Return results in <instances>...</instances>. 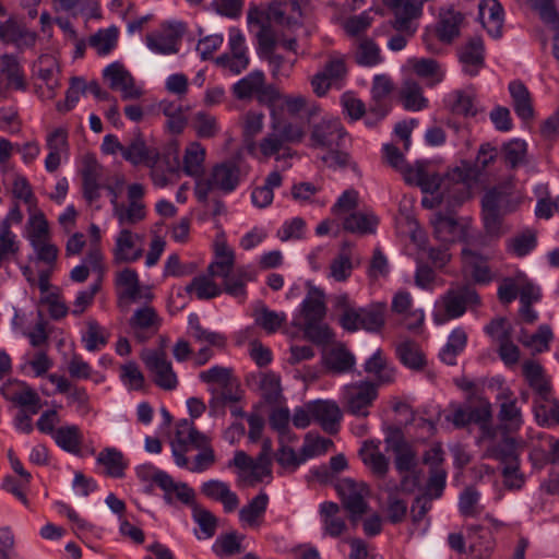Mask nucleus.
<instances>
[{"instance_id": "1", "label": "nucleus", "mask_w": 559, "mask_h": 559, "mask_svg": "<svg viewBox=\"0 0 559 559\" xmlns=\"http://www.w3.org/2000/svg\"><path fill=\"white\" fill-rule=\"evenodd\" d=\"M441 304L443 311L433 313V321L439 325L462 317L468 307L480 306L481 299L472 285L463 284L448 289L441 297Z\"/></svg>"}, {"instance_id": "2", "label": "nucleus", "mask_w": 559, "mask_h": 559, "mask_svg": "<svg viewBox=\"0 0 559 559\" xmlns=\"http://www.w3.org/2000/svg\"><path fill=\"white\" fill-rule=\"evenodd\" d=\"M386 305L371 304L364 308H347L341 317V325L350 332L364 329L368 332H378L384 325Z\"/></svg>"}, {"instance_id": "3", "label": "nucleus", "mask_w": 559, "mask_h": 559, "mask_svg": "<svg viewBox=\"0 0 559 559\" xmlns=\"http://www.w3.org/2000/svg\"><path fill=\"white\" fill-rule=\"evenodd\" d=\"M335 490L341 498L343 508L348 512L350 522L356 524L369 508L366 501L368 493L366 485L352 478H344L337 481Z\"/></svg>"}, {"instance_id": "4", "label": "nucleus", "mask_w": 559, "mask_h": 559, "mask_svg": "<svg viewBox=\"0 0 559 559\" xmlns=\"http://www.w3.org/2000/svg\"><path fill=\"white\" fill-rule=\"evenodd\" d=\"M257 39L258 53L267 61L273 79L280 80L281 76H289L294 62H288L283 56L275 52L277 40L272 26L263 25L257 34Z\"/></svg>"}, {"instance_id": "5", "label": "nucleus", "mask_w": 559, "mask_h": 559, "mask_svg": "<svg viewBox=\"0 0 559 559\" xmlns=\"http://www.w3.org/2000/svg\"><path fill=\"white\" fill-rule=\"evenodd\" d=\"M509 195L498 188L488 190L481 199L484 226L488 235L500 236L503 216L508 210Z\"/></svg>"}, {"instance_id": "6", "label": "nucleus", "mask_w": 559, "mask_h": 559, "mask_svg": "<svg viewBox=\"0 0 559 559\" xmlns=\"http://www.w3.org/2000/svg\"><path fill=\"white\" fill-rule=\"evenodd\" d=\"M210 442V438L203 432L199 431L192 421L183 419L177 424L176 439L171 443V451L175 463L179 467H187L189 460L186 456L187 452L192 449L205 447Z\"/></svg>"}, {"instance_id": "7", "label": "nucleus", "mask_w": 559, "mask_h": 559, "mask_svg": "<svg viewBox=\"0 0 559 559\" xmlns=\"http://www.w3.org/2000/svg\"><path fill=\"white\" fill-rule=\"evenodd\" d=\"M404 180L407 185L417 186L424 193L430 194H435L441 188L445 187L448 181L454 182L452 192L455 191V188H464L462 182H456V180L452 178V170L444 177H441L437 173H428L427 162L425 160H417L413 169H407Z\"/></svg>"}, {"instance_id": "8", "label": "nucleus", "mask_w": 559, "mask_h": 559, "mask_svg": "<svg viewBox=\"0 0 559 559\" xmlns=\"http://www.w3.org/2000/svg\"><path fill=\"white\" fill-rule=\"evenodd\" d=\"M520 444L506 431L487 445L484 457L493 459L503 464L502 475H509L520 466Z\"/></svg>"}, {"instance_id": "9", "label": "nucleus", "mask_w": 559, "mask_h": 559, "mask_svg": "<svg viewBox=\"0 0 559 559\" xmlns=\"http://www.w3.org/2000/svg\"><path fill=\"white\" fill-rule=\"evenodd\" d=\"M145 367L153 374L154 383L163 390L171 391L178 385V378L171 362L167 360L166 353L147 349L141 354Z\"/></svg>"}, {"instance_id": "10", "label": "nucleus", "mask_w": 559, "mask_h": 559, "mask_svg": "<svg viewBox=\"0 0 559 559\" xmlns=\"http://www.w3.org/2000/svg\"><path fill=\"white\" fill-rule=\"evenodd\" d=\"M377 397L378 385L374 382L359 381L348 385L344 393L346 412L357 417H367Z\"/></svg>"}, {"instance_id": "11", "label": "nucleus", "mask_w": 559, "mask_h": 559, "mask_svg": "<svg viewBox=\"0 0 559 559\" xmlns=\"http://www.w3.org/2000/svg\"><path fill=\"white\" fill-rule=\"evenodd\" d=\"M386 450L394 454V465L399 473H408L417 465L416 451L405 439L403 431L397 427H390L385 437Z\"/></svg>"}, {"instance_id": "12", "label": "nucleus", "mask_w": 559, "mask_h": 559, "mask_svg": "<svg viewBox=\"0 0 559 559\" xmlns=\"http://www.w3.org/2000/svg\"><path fill=\"white\" fill-rule=\"evenodd\" d=\"M185 32L186 25L181 22L163 24L160 29L146 35V45L156 53H177L179 50L178 44L180 43Z\"/></svg>"}, {"instance_id": "13", "label": "nucleus", "mask_w": 559, "mask_h": 559, "mask_svg": "<svg viewBox=\"0 0 559 559\" xmlns=\"http://www.w3.org/2000/svg\"><path fill=\"white\" fill-rule=\"evenodd\" d=\"M37 35L20 22L14 15L5 21H0V41L4 45H13L19 50L31 48L35 45Z\"/></svg>"}, {"instance_id": "14", "label": "nucleus", "mask_w": 559, "mask_h": 559, "mask_svg": "<svg viewBox=\"0 0 559 559\" xmlns=\"http://www.w3.org/2000/svg\"><path fill=\"white\" fill-rule=\"evenodd\" d=\"M152 480L164 491V500L168 504L174 503V495L176 499L183 504L193 508L195 492L187 483H176L174 478L166 472L156 469Z\"/></svg>"}, {"instance_id": "15", "label": "nucleus", "mask_w": 559, "mask_h": 559, "mask_svg": "<svg viewBox=\"0 0 559 559\" xmlns=\"http://www.w3.org/2000/svg\"><path fill=\"white\" fill-rule=\"evenodd\" d=\"M311 417L329 435H336L340 430L342 412L335 402L313 401L307 404Z\"/></svg>"}, {"instance_id": "16", "label": "nucleus", "mask_w": 559, "mask_h": 559, "mask_svg": "<svg viewBox=\"0 0 559 559\" xmlns=\"http://www.w3.org/2000/svg\"><path fill=\"white\" fill-rule=\"evenodd\" d=\"M347 133L338 119L322 120L313 127L311 141L314 146L341 147Z\"/></svg>"}, {"instance_id": "17", "label": "nucleus", "mask_w": 559, "mask_h": 559, "mask_svg": "<svg viewBox=\"0 0 559 559\" xmlns=\"http://www.w3.org/2000/svg\"><path fill=\"white\" fill-rule=\"evenodd\" d=\"M496 156L497 150L489 143H485L479 147L475 165L463 163L462 167L452 169V178L462 183L477 180L480 173L495 160Z\"/></svg>"}, {"instance_id": "18", "label": "nucleus", "mask_w": 559, "mask_h": 559, "mask_svg": "<svg viewBox=\"0 0 559 559\" xmlns=\"http://www.w3.org/2000/svg\"><path fill=\"white\" fill-rule=\"evenodd\" d=\"M160 318L153 307L145 306L136 309L129 320V325L133 330L135 338L144 343L150 336L157 332L160 326Z\"/></svg>"}, {"instance_id": "19", "label": "nucleus", "mask_w": 559, "mask_h": 559, "mask_svg": "<svg viewBox=\"0 0 559 559\" xmlns=\"http://www.w3.org/2000/svg\"><path fill=\"white\" fill-rule=\"evenodd\" d=\"M459 60L463 64L466 74L477 75L485 66V47L481 37L475 36L459 50Z\"/></svg>"}, {"instance_id": "20", "label": "nucleus", "mask_w": 559, "mask_h": 559, "mask_svg": "<svg viewBox=\"0 0 559 559\" xmlns=\"http://www.w3.org/2000/svg\"><path fill=\"white\" fill-rule=\"evenodd\" d=\"M122 157L134 166L144 164L154 167L159 160V153L156 148L148 147L139 132L123 146Z\"/></svg>"}, {"instance_id": "21", "label": "nucleus", "mask_w": 559, "mask_h": 559, "mask_svg": "<svg viewBox=\"0 0 559 559\" xmlns=\"http://www.w3.org/2000/svg\"><path fill=\"white\" fill-rule=\"evenodd\" d=\"M102 165L94 155L85 156L82 168L83 197L88 203H93L100 198L99 190L103 187L99 183L102 177Z\"/></svg>"}, {"instance_id": "22", "label": "nucleus", "mask_w": 559, "mask_h": 559, "mask_svg": "<svg viewBox=\"0 0 559 559\" xmlns=\"http://www.w3.org/2000/svg\"><path fill=\"white\" fill-rule=\"evenodd\" d=\"M212 182L216 186V189L224 193H230L236 190L241 181V169L234 160H226L221 164H216L210 174Z\"/></svg>"}, {"instance_id": "23", "label": "nucleus", "mask_w": 559, "mask_h": 559, "mask_svg": "<svg viewBox=\"0 0 559 559\" xmlns=\"http://www.w3.org/2000/svg\"><path fill=\"white\" fill-rule=\"evenodd\" d=\"M522 369L530 388L538 395L539 400L549 402L550 397H552V386L542 365L534 360H526Z\"/></svg>"}, {"instance_id": "24", "label": "nucleus", "mask_w": 559, "mask_h": 559, "mask_svg": "<svg viewBox=\"0 0 559 559\" xmlns=\"http://www.w3.org/2000/svg\"><path fill=\"white\" fill-rule=\"evenodd\" d=\"M463 270L467 273L474 283L488 284L492 280V274L488 265L487 258L475 250H462Z\"/></svg>"}, {"instance_id": "25", "label": "nucleus", "mask_w": 559, "mask_h": 559, "mask_svg": "<svg viewBox=\"0 0 559 559\" xmlns=\"http://www.w3.org/2000/svg\"><path fill=\"white\" fill-rule=\"evenodd\" d=\"M479 19L488 34L500 38L503 25V8L498 0L481 1L478 5Z\"/></svg>"}, {"instance_id": "26", "label": "nucleus", "mask_w": 559, "mask_h": 559, "mask_svg": "<svg viewBox=\"0 0 559 559\" xmlns=\"http://www.w3.org/2000/svg\"><path fill=\"white\" fill-rule=\"evenodd\" d=\"M201 492L213 500L223 503L226 512H233L239 504V499L229 486L221 480L212 479L202 484Z\"/></svg>"}, {"instance_id": "27", "label": "nucleus", "mask_w": 559, "mask_h": 559, "mask_svg": "<svg viewBox=\"0 0 559 559\" xmlns=\"http://www.w3.org/2000/svg\"><path fill=\"white\" fill-rule=\"evenodd\" d=\"M393 90L394 84L389 75L378 74L373 78L371 95L376 105L371 107V112L376 114L377 119H383L386 116L388 108L383 105V100Z\"/></svg>"}, {"instance_id": "28", "label": "nucleus", "mask_w": 559, "mask_h": 559, "mask_svg": "<svg viewBox=\"0 0 559 559\" xmlns=\"http://www.w3.org/2000/svg\"><path fill=\"white\" fill-rule=\"evenodd\" d=\"M340 510V506L332 501L323 502L320 506L324 532L331 537L341 536L347 528L345 520L338 515Z\"/></svg>"}, {"instance_id": "29", "label": "nucleus", "mask_w": 559, "mask_h": 559, "mask_svg": "<svg viewBox=\"0 0 559 559\" xmlns=\"http://www.w3.org/2000/svg\"><path fill=\"white\" fill-rule=\"evenodd\" d=\"M471 424L479 426L483 436L493 438L495 429L490 426L492 409L490 402L485 397H477L475 405H467Z\"/></svg>"}, {"instance_id": "30", "label": "nucleus", "mask_w": 559, "mask_h": 559, "mask_svg": "<svg viewBox=\"0 0 559 559\" xmlns=\"http://www.w3.org/2000/svg\"><path fill=\"white\" fill-rule=\"evenodd\" d=\"M364 370L367 373L376 376L377 382L374 383L377 385L392 383L395 378V369L388 364L381 349L374 352L372 356L367 359L364 365Z\"/></svg>"}, {"instance_id": "31", "label": "nucleus", "mask_w": 559, "mask_h": 559, "mask_svg": "<svg viewBox=\"0 0 559 559\" xmlns=\"http://www.w3.org/2000/svg\"><path fill=\"white\" fill-rule=\"evenodd\" d=\"M509 91L515 114L524 121L533 119L534 108L526 86L520 81H513L509 84Z\"/></svg>"}, {"instance_id": "32", "label": "nucleus", "mask_w": 559, "mask_h": 559, "mask_svg": "<svg viewBox=\"0 0 559 559\" xmlns=\"http://www.w3.org/2000/svg\"><path fill=\"white\" fill-rule=\"evenodd\" d=\"M421 14V3H416L413 0H406L402 8L394 12L395 19L392 26L400 33H405L407 36H413L416 27L413 26L412 21Z\"/></svg>"}, {"instance_id": "33", "label": "nucleus", "mask_w": 559, "mask_h": 559, "mask_svg": "<svg viewBox=\"0 0 559 559\" xmlns=\"http://www.w3.org/2000/svg\"><path fill=\"white\" fill-rule=\"evenodd\" d=\"M450 209L447 213H437L432 221L436 238L448 243L454 242L459 236V223Z\"/></svg>"}, {"instance_id": "34", "label": "nucleus", "mask_w": 559, "mask_h": 559, "mask_svg": "<svg viewBox=\"0 0 559 559\" xmlns=\"http://www.w3.org/2000/svg\"><path fill=\"white\" fill-rule=\"evenodd\" d=\"M264 81V72L254 70L233 85V94L239 100L251 99L255 97L259 90L263 87Z\"/></svg>"}, {"instance_id": "35", "label": "nucleus", "mask_w": 559, "mask_h": 559, "mask_svg": "<svg viewBox=\"0 0 559 559\" xmlns=\"http://www.w3.org/2000/svg\"><path fill=\"white\" fill-rule=\"evenodd\" d=\"M283 177L278 171H272L267 175L263 186L257 187L251 192L252 203L259 207L264 209L273 202V190L282 186Z\"/></svg>"}, {"instance_id": "36", "label": "nucleus", "mask_w": 559, "mask_h": 559, "mask_svg": "<svg viewBox=\"0 0 559 559\" xmlns=\"http://www.w3.org/2000/svg\"><path fill=\"white\" fill-rule=\"evenodd\" d=\"M114 216L120 226L135 225L142 222L146 216L145 205L142 202H129L124 204L111 200Z\"/></svg>"}, {"instance_id": "37", "label": "nucleus", "mask_w": 559, "mask_h": 559, "mask_svg": "<svg viewBox=\"0 0 559 559\" xmlns=\"http://www.w3.org/2000/svg\"><path fill=\"white\" fill-rule=\"evenodd\" d=\"M464 20V15L454 10H449L440 15L437 27L438 38L447 44L453 41L460 35V25Z\"/></svg>"}, {"instance_id": "38", "label": "nucleus", "mask_w": 559, "mask_h": 559, "mask_svg": "<svg viewBox=\"0 0 559 559\" xmlns=\"http://www.w3.org/2000/svg\"><path fill=\"white\" fill-rule=\"evenodd\" d=\"M400 361L413 370H421L426 366L425 356L418 344L413 341H405L395 348Z\"/></svg>"}, {"instance_id": "39", "label": "nucleus", "mask_w": 559, "mask_h": 559, "mask_svg": "<svg viewBox=\"0 0 559 559\" xmlns=\"http://www.w3.org/2000/svg\"><path fill=\"white\" fill-rule=\"evenodd\" d=\"M53 439L63 451L73 454L80 453L83 437L78 426L59 427L53 433Z\"/></svg>"}, {"instance_id": "40", "label": "nucleus", "mask_w": 559, "mask_h": 559, "mask_svg": "<svg viewBox=\"0 0 559 559\" xmlns=\"http://www.w3.org/2000/svg\"><path fill=\"white\" fill-rule=\"evenodd\" d=\"M466 343V332L462 328L454 329L439 354L440 359L449 366H455L456 356L464 350Z\"/></svg>"}, {"instance_id": "41", "label": "nucleus", "mask_w": 559, "mask_h": 559, "mask_svg": "<svg viewBox=\"0 0 559 559\" xmlns=\"http://www.w3.org/2000/svg\"><path fill=\"white\" fill-rule=\"evenodd\" d=\"M301 310L305 322L322 321L326 311L323 293L318 288H311L302 301Z\"/></svg>"}, {"instance_id": "42", "label": "nucleus", "mask_w": 559, "mask_h": 559, "mask_svg": "<svg viewBox=\"0 0 559 559\" xmlns=\"http://www.w3.org/2000/svg\"><path fill=\"white\" fill-rule=\"evenodd\" d=\"M115 284L117 287L122 288L119 292L120 299L135 300L140 298V281L135 270L126 267L117 273Z\"/></svg>"}, {"instance_id": "43", "label": "nucleus", "mask_w": 559, "mask_h": 559, "mask_svg": "<svg viewBox=\"0 0 559 559\" xmlns=\"http://www.w3.org/2000/svg\"><path fill=\"white\" fill-rule=\"evenodd\" d=\"M97 463L104 465L107 469V475L115 478L124 476L127 463L122 452L115 448L104 449L97 456Z\"/></svg>"}, {"instance_id": "44", "label": "nucleus", "mask_w": 559, "mask_h": 559, "mask_svg": "<svg viewBox=\"0 0 559 559\" xmlns=\"http://www.w3.org/2000/svg\"><path fill=\"white\" fill-rule=\"evenodd\" d=\"M267 503L269 496L265 492H260L247 506L240 509V521L248 524L249 526L259 525L258 520L264 515Z\"/></svg>"}, {"instance_id": "45", "label": "nucleus", "mask_w": 559, "mask_h": 559, "mask_svg": "<svg viewBox=\"0 0 559 559\" xmlns=\"http://www.w3.org/2000/svg\"><path fill=\"white\" fill-rule=\"evenodd\" d=\"M369 447L377 449V445H374L372 441H365L364 447L359 451V455L362 462L371 468L377 477L383 478L389 471V460L379 451L368 452Z\"/></svg>"}, {"instance_id": "46", "label": "nucleus", "mask_w": 559, "mask_h": 559, "mask_svg": "<svg viewBox=\"0 0 559 559\" xmlns=\"http://www.w3.org/2000/svg\"><path fill=\"white\" fill-rule=\"evenodd\" d=\"M355 61L362 67H374L382 62L379 46L370 38L359 40L355 55Z\"/></svg>"}, {"instance_id": "47", "label": "nucleus", "mask_w": 559, "mask_h": 559, "mask_svg": "<svg viewBox=\"0 0 559 559\" xmlns=\"http://www.w3.org/2000/svg\"><path fill=\"white\" fill-rule=\"evenodd\" d=\"M378 225V218L372 214L354 212L349 214L343 223L346 231L357 234H372Z\"/></svg>"}, {"instance_id": "48", "label": "nucleus", "mask_w": 559, "mask_h": 559, "mask_svg": "<svg viewBox=\"0 0 559 559\" xmlns=\"http://www.w3.org/2000/svg\"><path fill=\"white\" fill-rule=\"evenodd\" d=\"M205 150L200 143H191L185 153L183 171L191 177H200L203 170Z\"/></svg>"}, {"instance_id": "49", "label": "nucleus", "mask_w": 559, "mask_h": 559, "mask_svg": "<svg viewBox=\"0 0 559 559\" xmlns=\"http://www.w3.org/2000/svg\"><path fill=\"white\" fill-rule=\"evenodd\" d=\"M401 97L404 108L407 110L417 111L427 106V99L423 96L420 85L413 80L404 82L401 91Z\"/></svg>"}, {"instance_id": "50", "label": "nucleus", "mask_w": 559, "mask_h": 559, "mask_svg": "<svg viewBox=\"0 0 559 559\" xmlns=\"http://www.w3.org/2000/svg\"><path fill=\"white\" fill-rule=\"evenodd\" d=\"M354 365V355L343 347L333 348L325 357L326 368L336 373L347 372Z\"/></svg>"}, {"instance_id": "51", "label": "nucleus", "mask_w": 559, "mask_h": 559, "mask_svg": "<svg viewBox=\"0 0 559 559\" xmlns=\"http://www.w3.org/2000/svg\"><path fill=\"white\" fill-rule=\"evenodd\" d=\"M255 324L262 328L266 333H275L286 321L284 312H276L262 306L255 311Z\"/></svg>"}, {"instance_id": "52", "label": "nucleus", "mask_w": 559, "mask_h": 559, "mask_svg": "<svg viewBox=\"0 0 559 559\" xmlns=\"http://www.w3.org/2000/svg\"><path fill=\"white\" fill-rule=\"evenodd\" d=\"M259 388L266 403L275 404L278 402L282 392L280 376L272 371L261 373Z\"/></svg>"}, {"instance_id": "53", "label": "nucleus", "mask_w": 559, "mask_h": 559, "mask_svg": "<svg viewBox=\"0 0 559 559\" xmlns=\"http://www.w3.org/2000/svg\"><path fill=\"white\" fill-rule=\"evenodd\" d=\"M465 188L456 189L454 192L442 191L440 194L432 198H423L421 205L426 209H433L442 203H447L448 207H455L461 205L465 200Z\"/></svg>"}, {"instance_id": "54", "label": "nucleus", "mask_w": 559, "mask_h": 559, "mask_svg": "<svg viewBox=\"0 0 559 559\" xmlns=\"http://www.w3.org/2000/svg\"><path fill=\"white\" fill-rule=\"evenodd\" d=\"M186 292L191 294L195 293L198 299H211L217 297L221 294V288L206 276H197L194 277L190 284L186 286Z\"/></svg>"}, {"instance_id": "55", "label": "nucleus", "mask_w": 559, "mask_h": 559, "mask_svg": "<svg viewBox=\"0 0 559 559\" xmlns=\"http://www.w3.org/2000/svg\"><path fill=\"white\" fill-rule=\"evenodd\" d=\"M118 31L116 27L99 29L90 37V46L97 49L99 55L109 53L117 44Z\"/></svg>"}, {"instance_id": "56", "label": "nucleus", "mask_w": 559, "mask_h": 559, "mask_svg": "<svg viewBox=\"0 0 559 559\" xmlns=\"http://www.w3.org/2000/svg\"><path fill=\"white\" fill-rule=\"evenodd\" d=\"M549 405L535 402L534 415L540 426H552L559 424V401L550 397Z\"/></svg>"}, {"instance_id": "57", "label": "nucleus", "mask_w": 559, "mask_h": 559, "mask_svg": "<svg viewBox=\"0 0 559 559\" xmlns=\"http://www.w3.org/2000/svg\"><path fill=\"white\" fill-rule=\"evenodd\" d=\"M85 92V80L80 76H72L70 79V86L66 92V99L64 102L57 103V110L60 112L70 111L79 102L80 94Z\"/></svg>"}, {"instance_id": "58", "label": "nucleus", "mask_w": 559, "mask_h": 559, "mask_svg": "<svg viewBox=\"0 0 559 559\" xmlns=\"http://www.w3.org/2000/svg\"><path fill=\"white\" fill-rule=\"evenodd\" d=\"M497 341L499 342V356L507 366L515 365L520 359V349L511 341V330L502 331Z\"/></svg>"}, {"instance_id": "59", "label": "nucleus", "mask_w": 559, "mask_h": 559, "mask_svg": "<svg viewBox=\"0 0 559 559\" xmlns=\"http://www.w3.org/2000/svg\"><path fill=\"white\" fill-rule=\"evenodd\" d=\"M304 336L306 340L316 345H325L332 341V332L328 325L320 324V321L305 322L302 328Z\"/></svg>"}, {"instance_id": "60", "label": "nucleus", "mask_w": 559, "mask_h": 559, "mask_svg": "<svg viewBox=\"0 0 559 559\" xmlns=\"http://www.w3.org/2000/svg\"><path fill=\"white\" fill-rule=\"evenodd\" d=\"M20 384L23 386V390L15 393L11 401L21 407H27L31 414H37L41 408L39 395L26 382L22 381Z\"/></svg>"}, {"instance_id": "61", "label": "nucleus", "mask_w": 559, "mask_h": 559, "mask_svg": "<svg viewBox=\"0 0 559 559\" xmlns=\"http://www.w3.org/2000/svg\"><path fill=\"white\" fill-rule=\"evenodd\" d=\"M233 370L223 366H213L212 368L201 371L199 379L206 384H218L224 389L230 385Z\"/></svg>"}, {"instance_id": "62", "label": "nucleus", "mask_w": 559, "mask_h": 559, "mask_svg": "<svg viewBox=\"0 0 559 559\" xmlns=\"http://www.w3.org/2000/svg\"><path fill=\"white\" fill-rule=\"evenodd\" d=\"M479 492L473 488L467 487L459 499V509L463 516L474 518L477 516L481 510L479 508Z\"/></svg>"}, {"instance_id": "63", "label": "nucleus", "mask_w": 559, "mask_h": 559, "mask_svg": "<svg viewBox=\"0 0 559 559\" xmlns=\"http://www.w3.org/2000/svg\"><path fill=\"white\" fill-rule=\"evenodd\" d=\"M214 552L218 557H229L240 554L242 550L241 543L235 532L219 536L213 546Z\"/></svg>"}, {"instance_id": "64", "label": "nucleus", "mask_w": 559, "mask_h": 559, "mask_svg": "<svg viewBox=\"0 0 559 559\" xmlns=\"http://www.w3.org/2000/svg\"><path fill=\"white\" fill-rule=\"evenodd\" d=\"M454 102L451 106V110L455 115H462L464 117L476 116L478 109L474 102V96L464 91H455L453 93Z\"/></svg>"}]
</instances>
